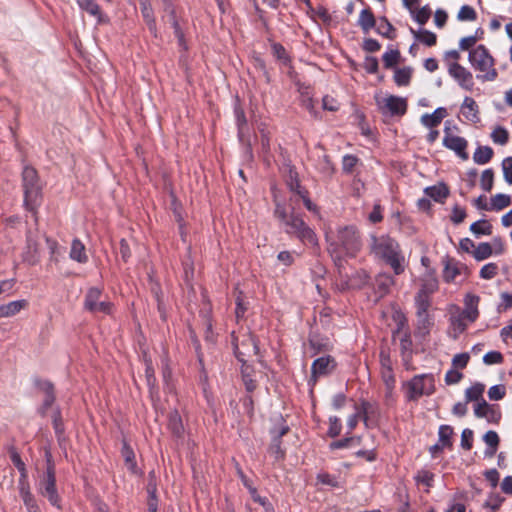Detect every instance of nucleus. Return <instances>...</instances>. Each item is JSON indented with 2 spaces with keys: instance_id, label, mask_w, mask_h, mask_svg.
<instances>
[{
  "instance_id": "1",
  "label": "nucleus",
  "mask_w": 512,
  "mask_h": 512,
  "mask_svg": "<svg viewBox=\"0 0 512 512\" xmlns=\"http://www.w3.org/2000/svg\"><path fill=\"white\" fill-rule=\"evenodd\" d=\"M274 216L284 225L286 234L296 237L306 245L316 246L318 244L316 233L306 224L302 216L295 212L294 208L288 214L286 207L282 203L276 202Z\"/></svg>"
},
{
  "instance_id": "2",
  "label": "nucleus",
  "mask_w": 512,
  "mask_h": 512,
  "mask_svg": "<svg viewBox=\"0 0 512 512\" xmlns=\"http://www.w3.org/2000/svg\"><path fill=\"white\" fill-rule=\"evenodd\" d=\"M362 248V241L357 228L353 225L340 227L337 239L329 243L328 251L335 261H341L342 255L354 258Z\"/></svg>"
},
{
  "instance_id": "3",
  "label": "nucleus",
  "mask_w": 512,
  "mask_h": 512,
  "mask_svg": "<svg viewBox=\"0 0 512 512\" xmlns=\"http://www.w3.org/2000/svg\"><path fill=\"white\" fill-rule=\"evenodd\" d=\"M22 185L24 205L28 211L36 214L42 203V184L35 168L28 165L23 167Z\"/></svg>"
},
{
  "instance_id": "4",
  "label": "nucleus",
  "mask_w": 512,
  "mask_h": 512,
  "mask_svg": "<svg viewBox=\"0 0 512 512\" xmlns=\"http://www.w3.org/2000/svg\"><path fill=\"white\" fill-rule=\"evenodd\" d=\"M46 470L39 476L36 484L37 492L48 502L58 509H61V497L56 487V470L51 455H47Z\"/></svg>"
},
{
  "instance_id": "5",
  "label": "nucleus",
  "mask_w": 512,
  "mask_h": 512,
  "mask_svg": "<svg viewBox=\"0 0 512 512\" xmlns=\"http://www.w3.org/2000/svg\"><path fill=\"white\" fill-rule=\"evenodd\" d=\"M403 389L407 401L417 402L422 396H431L435 393V377L432 373L415 375L403 383Z\"/></svg>"
},
{
  "instance_id": "6",
  "label": "nucleus",
  "mask_w": 512,
  "mask_h": 512,
  "mask_svg": "<svg viewBox=\"0 0 512 512\" xmlns=\"http://www.w3.org/2000/svg\"><path fill=\"white\" fill-rule=\"evenodd\" d=\"M468 60L475 70L485 72L484 75H477L478 79L482 81H494L497 78L498 73L494 68V59L484 45L480 44L470 50Z\"/></svg>"
},
{
  "instance_id": "7",
  "label": "nucleus",
  "mask_w": 512,
  "mask_h": 512,
  "mask_svg": "<svg viewBox=\"0 0 512 512\" xmlns=\"http://www.w3.org/2000/svg\"><path fill=\"white\" fill-rule=\"evenodd\" d=\"M10 458L13 465L20 472L19 494L28 512H41L35 496L31 493L27 482V470L25 463L22 461L20 454L13 447L9 449Z\"/></svg>"
},
{
  "instance_id": "8",
  "label": "nucleus",
  "mask_w": 512,
  "mask_h": 512,
  "mask_svg": "<svg viewBox=\"0 0 512 512\" xmlns=\"http://www.w3.org/2000/svg\"><path fill=\"white\" fill-rule=\"evenodd\" d=\"M370 249L375 256L385 262L400 252L398 243L388 236L376 237L372 235Z\"/></svg>"
},
{
  "instance_id": "9",
  "label": "nucleus",
  "mask_w": 512,
  "mask_h": 512,
  "mask_svg": "<svg viewBox=\"0 0 512 512\" xmlns=\"http://www.w3.org/2000/svg\"><path fill=\"white\" fill-rule=\"evenodd\" d=\"M102 290L98 287H91L87 290L84 299V309L91 313H103L106 315L112 312V303L102 301Z\"/></svg>"
},
{
  "instance_id": "10",
  "label": "nucleus",
  "mask_w": 512,
  "mask_h": 512,
  "mask_svg": "<svg viewBox=\"0 0 512 512\" xmlns=\"http://www.w3.org/2000/svg\"><path fill=\"white\" fill-rule=\"evenodd\" d=\"M232 337H233L232 346H233L234 355L237 358V360L242 363L241 374H242V380H243L245 389L247 392L251 393L256 389L257 383L252 378V375L250 373L251 367L249 365H247L246 360H245V356L247 355V352L240 349L237 338L234 336V334H232Z\"/></svg>"
},
{
  "instance_id": "11",
  "label": "nucleus",
  "mask_w": 512,
  "mask_h": 512,
  "mask_svg": "<svg viewBox=\"0 0 512 512\" xmlns=\"http://www.w3.org/2000/svg\"><path fill=\"white\" fill-rule=\"evenodd\" d=\"M448 74L458 83V85L467 91H472L474 80L472 73L458 62H452L448 65Z\"/></svg>"
},
{
  "instance_id": "12",
  "label": "nucleus",
  "mask_w": 512,
  "mask_h": 512,
  "mask_svg": "<svg viewBox=\"0 0 512 512\" xmlns=\"http://www.w3.org/2000/svg\"><path fill=\"white\" fill-rule=\"evenodd\" d=\"M337 366L336 360L331 355L315 359L311 365L310 380L316 382L318 378L331 374Z\"/></svg>"
},
{
  "instance_id": "13",
  "label": "nucleus",
  "mask_w": 512,
  "mask_h": 512,
  "mask_svg": "<svg viewBox=\"0 0 512 512\" xmlns=\"http://www.w3.org/2000/svg\"><path fill=\"white\" fill-rule=\"evenodd\" d=\"M443 146L449 150L455 152V154L462 160H467L469 155L466 151L468 141L461 136L452 135L449 133V129H445V136L442 142Z\"/></svg>"
},
{
  "instance_id": "14",
  "label": "nucleus",
  "mask_w": 512,
  "mask_h": 512,
  "mask_svg": "<svg viewBox=\"0 0 512 512\" xmlns=\"http://www.w3.org/2000/svg\"><path fill=\"white\" fill-rule=\"evenodd\" d=\"M443 264V280L447 283L453 282L458 275L468 273L467 265L454 258L446 256L443 259Z\"/></svg>"
},
{
  "instance_id": "15",
  "label": "nucleus",
  "mask_w": 512,
  "mask_h": 512,
  "mask_svg": "<svg viewBox=\"0 0 512 512\" xmlns=\"http://www.w3.org/2000/svg\"><path fill=\"white\" fill-rule=\"evenodd\" d=\"M382 110L390 116H403L407 111V100L403 97L390 95L384 99Z\"/></svg>"
},
{
  "instance_id": "16",
  "label": "nucleus",
  "mask_w": 512,
  "mask_h": 512,
  "mask_svg": "<svg viewBox=\"0 0 512 512\" xmlns=\"http://www.w3.org/2000/svg\"><path fill=\"white\" fill-rule=\"evenodd\" d=\"M236 125L238 130L239 141L251 150L250 130L243 109L235 108Z\"/></svg>"
},
{
  "instance_id": "17",
  "label": "nucleus",
  "mask_w": 512,
  "mask_h": 512,
  "mask_svg": "<svg viewBox=\"0 0 512 512\" xmlns=\"http://www.w3.org/2000/svg\"><path fill=\"white\" fill-rule=\"evenodd\" d=\"M400 338V355L404 366L408 369L413 356V342L411 338V332L409 329H405Z\"/></svg>"
},
{
  "instance_id": "18",
  "label": "nucleus",
  "mask_w": 512,
  "mask_h": 512,
  "mask_svg": "<svg viewBox=\"0 0 512 512\" xmlns=\"http://www.w3.org/2000/svg\"><path fill=\"white\" fill-rule=\"evenodd\" d=\"M480 301V297L474 294H467L464 298V309L460 314L467 318L470 323H473L477 320L479 316L478 304Z\"/></svg>"
},
{
  "instance_id": "19",
  "label": "nucleus",
  "mask_w": 512,
  "mask_h": 512,
  "mask_svg": "<svg viewBox=\"0 0 512 512\" xmlns=\"http://www.w3.org/2000/svg\"><path fill=\"white\" fill-rule=\"evenodd\" d=\"M141 14L147 25L149 32L155 37H158L157 23L154 16V10L149 0H141L140 2Z\"/></svg>"
},
{
  "instance_id": "20",
  "label": "nucleus",
  "mask_w": 512,
  "mask_h": 512,
  "mask_svg": "<svg viewBox=\"0 0 512 512\" xmlns=\"http://www.w3.org/2000/svg\"><path fill=\"white\" fill-rule=\"evenodd\" d=\"M394 284V279L387 273H379L374 280L373 289L377 298H383L386 296L391 286Z\"/></svg>"
},
{
  "instance_id": "21",
  "label": "nucleus",
  "mask_w": 512,
  "mask_h": 512,
  "mask_svg": "<svg viewBox=\"0 0 512 512\" xmlns=\"http://www.w3.org/2000/svg\"><path fill=\"white\" fill-rule=\"evenodd\" d=\"M461 112L464 117L472 123L476 124L480 122L479 107L473 98L468 96L464 98L461 105Z\"/></svg>"
},
{
  "instance_id": "22",
  "label": "nucleus",
  "mask_w": 512,
  "mask_h": 512,
  "mask_svg": "<svg viewBox=\"0 0 512 512\" xmlns=\"http://www.w3.org/2000/svg\"><path fill=\"white\" fill-rule=\"evenodd\" d=\"M424 193L438 203H443L450 194L448 186L443 182L426 187Z\"/></svg>"
},
{
  "instance_id": "23",
  "label": "nucleus",
  "mask_w": 512,
  "mask_h": 512,
  "mask_svg": "<svg viewBox=\"0 0 512 512\" xmlns=\"http://www.w3.org/2000/svg\"><path fill=\"white\" fill-rule=\"evenodd\" d=\"M121 455L124 459V463L127 467V469L133 473H138V467L137 462L135 458V453L131 445L128 443V441L124 438L122 439V448H121Z\"/></svg>"
},
{
  "instance_id": "24",
  "label": "nucleus",
  "mask_w": 512,
  "mask_h": 512,
  "mask_svg": "<svg viewBox=\"0 0 512 512\" xmlns=\"http://www.w3.org/2000/svg\"><path fill=\"white\" fill-rule=\"evenodd\" d=\"M79 8L95 17L98 23L106 21L104 14L96 0H76Z\"/></svg>"
},
{
  "instance_id": "25",
  "label": "nucleus",
  "mask_w": 512,
  "mask_h": 512,
  "mask_svg": "<svg viewBox=\"0 0 512 512\" xmlns=\"http://www.w3.org/2000/svg\"><path fill=\"white\" fill-rule=\"evenodd\" d=\"M447 109L444 107H438L432 114H424L421 117V123L427 128H433L438 126L442 120L447 116Z\"/></svg>"
},
{
  "instance_id": "26",
  "label": "nucleus",
  "mask_w": 512,
  "mask_h": 512,
  "mask_svg": "<svg viewBox=\"0 0 512 512\" xmlns=\"http://www.w3.org/2000/svg\"><path fill=\"white\" fill-rule=\"evenodd\" d=\"M167 426L173 436L177 438L183 437L184 426L178 410L175 409L169 413Z\"/></svg>"
},
{
  "instance_id": "27",
  "label": "nucleus",
  "mask_w": 512,
  "mask_h": 512,
  "mask_svg": "<svg viewBox=\"0 0 512 512\" xmlns=\"http://www.w3.org/2000/svg\"><path fill=\"white\" fill-rule=\"evenodd\" d=\"M69 257L81 264L88 261L85 246L80 239L74 238L72 240Z\"/></svg>"
},
{
  "instance_id": "28",
  "label": "nucleus",
  "mask_w": 512,
  "mask_h": 512,
  "mask_svg": "<svg viewBox=\"0 0 512 512\" xmlns=\"http://www.w3.org/2000/svg\"><path fill=\"white\" fill-rule=\"evenodd\" d=\"M357 23L364 33H368L376 26V18L371 8L367 7L360 11Z\"/></svg>"
},
{
  "instance_id": "29",
  "label": "nucleus",
  "mask_w": 512,
  "mask_h": 512,
  "mask_svg": "<svg viewBox=\"0 0 512 512\" xmlns=\"http://www.w3.org/2000/svg\"><path fill=\"white\" fill-rule=\"evenodd\" d=\"M357 410L361 414V418L366 425H368L370 418L375 417L378 414L377 404L367 400H361Z\"/></svg>"
},
{
  "instance_id": "30",
  "label": "nucleus",
  "mask_w": 512,
  "mask_h": 512,
  "mask_svg": "<svg viewBox=\"0 0 512 512\" xmlns=\"http://www.w3.org/2000/svg\"><path fill=\"white\" fill-rule=\"evenodd\" d=\"M306 13L313 21H315L316 16L319 17L324 25L329 26L332 22V16L328 12V10L322 5L313 7L312 3L310 2V7H307Z\"/></svg>"
},
{
  "instance_id": "31",
  "label": "nucleus",
  "mask_w": 512,
  "mask_h": 512,
  "mask_svg": "<svg viewBox=\"0 0 512 512\" xmlns=\"http://www.w3.org/2000/svg\"><path fill=\"white\" fill-rule=\"evenodd\" d=\"M369 275L365 270L356 271L346 282V286L351 289H361L369 282Z\"/></svg>"
},
{
  "instance_id": "32",
  "label": "nucleus",
  "mask_w": 512,
  "mask_h": 512,
  "mask_svg": "<svg viewBox=\"0 0 512 512\" xmlns=\"http://www.w3.org/2000/svg\"><path fill=\"white\" fill-rule=\"evenodd\" d=\"M454 434L453 427L450 425H440L438 429V442L441 446L451 450L453 448L452 436Z\"/></svg>"
},
{
  "instance_id": "33",
  "label": "nucleus",
  "mask_w": 512,
  "mask_h": 512,
  "mask_svg": "<svg viewBox=\"0 0 512 512\" xmlns=\"http://www.w3.org/2000/svg\"><path fill=\"white\" fill-rule=\"evenodd\" d=\"M374 28L379 35L387 39L392 40L396 36L393 25L388 21L386 17H381L376 20V26Z\"/></svg>"
},
{
  "instance_id": "34",
  "label": "nucleus",
  "mask_w": 512,
  "mask_h": 512,
  "mask_svg": "<svg viewBox=\"0 0 512 512\" xmlns=\"http://www.w3.org/2000/svg\"><path fill=\"white\" fill-rule=\"evenodd\" d=\"M494 155L490 146H478L473 154V161L478 165L489 163Z\"/></svg>"
},
{
  "instance_id": "35",
  "label": "nucleus",
  "mask_w": 512,
  "mask_h": 512,
  "mask_svg": "<svg viewBox=\"0 0 512 512\" xmlns=\"http://www.w3.org/2000/svg\"><path fill=\"white\" fill-rule=\"evenodd\" d=\"M309 344L314 350V354L331 350V343L329 339L319 335H311L309 337Z\"/></svg>"
},
{
  "instance_id": "36",
  "label": "nucleus",
  "mask_w": 512,
  "mask_h": 512,
  "mask_svg": "<svg viewBox=\"0 0 512 512\" xmlns=\"http://www.w3.org/2000/svg\"><path fill=\"white\" fill-rule=\"evenodd\" d=\"M483 440L488 446V448L485 451V455L493 456L496 453L500 442L497 432L493 430L487 431L483 436Z\"/></svg>"
},
{
  "instance_id": "37",
  "label": "nucleus",
  "mask_w": 512,
  "mask_h": 512,
  "mask_svg": "<svg viewBox=\"0 0 512 512\" xmlns=\"http://www.w3.org/2000/svg\"><path fill=\"white\" fill-rule=\"evenodd\" d=\"M290 430L286 420L280 415L273 427L270 429L271 440H281Z\"/></svg>"
},
{
  "instance_id": "38",
  "label": "nucleus",
  "mask_w": 512,
  "mask_h": 512,
  "mask_svg": "<svg viewBox=\"0 0 512 512\" xmlns=\"http://www.w3.org/2000/svg\"><path fill=\"white\" fill-rule=\"evenodd\" d=\"M28 305L25 299L11 301L5 305H2V317H11L19 313Z\"/></svg>"
},
{
  "instance_id": "39",
  "label": "nucleus",
  "mask_w": 512,
  "mask_h": 512,
  "mask_svg": "<svg viewBox=\"0 0 512 512\" xmlns=\"http://www.w3.org/2000/svg\"><path fill=\"white\" fill-rule=\"evenodd\" d=\"M287 186L291 192L297 194L300 198L309 193L308 190L301 185L297 173L292 170H290L289 173Z\"/></svg>"
},
{
  "instance_id": "40",
  "label": "nucleus",
  "mask_w": 512,
  "mask_h": 512,
  "mask_svg": "<svg viewBox=\"0 0 512 512\" xmlns=\"http://www.w3.org/2000/svg\"><path fill=\"white\" fill-rule=\"evenodd\" d=\"M26 243H27V249H28L27 254H29V257H27L26 260L30 264H34L37 261V258H36V253H37V249H38L37 234L33 233L31 231H28L27 236H26Z\"/></svg>"
},
{
  "instance_id": "41",
  "label": "nucleus",
  "mask_w": 512,
  "mask_h": 512,
  "mask_svg": "<svg viewBox=\"0 0 512 512\" xmlns=\"http://www.w3.org/2000/svg\"><path fill=\"white\" fill-rule=\"evenodd\" d=\"M412 77L410 67L396 68L394 72V82L397 86H408Z\"/></svg>"
},
{
  "instance_id": "42",
  "label": "nucleus",
  "mask_w": 512,
  "mask_h": 512,
  "mask_svg": "<svg viewBox=\"0 0 512 512\" xmlns=\"http://www.w3.org/2000/svg\"><path fill=\"white\" fill-rule=\"evenodd\" d=\"M411 32L414 34L415 38L424 45L429 47L436 45L437 36L434 32L426 29H421L418 32L411 29Z\"/></svg>"
},
{
  "instance_id": "43",
  "label": "nucleus",
  "mask_w": 512,
  "mask_h": 512,
  "mask_svg": "<svg viewBox=\"0 0 512 512\" xmlns=\"http://www.w3.org/2000/svg\"><path fill=\"white\" fill-rule=\"evenodd\" d=\"M470 231L476 236L491 235L492 225L485 219L478 220L471 224Z\"/></svg>"
},
{
  "instance_id": "44",
  "label": "nucleus",
  "mask_w": 512,
  "mask_h": 512,
  "mask_svg": "<svg viewBox=\"0 0 512 512\" xmlns=\"http://www.w3.org/2000/svg\"><path fill=\"white\" fill-rule=\"evenodd\" d=\"M493 254V249L490 243L482 242L479 243L476 248L472 251V255L476 261H483L489 258Z\"/></svg>"
},
{
  "instance_id": "45",
  "label": "nucleus",
  "mask_w": 512,
  "mask_h": 512,
  "mask_svg": "<svg viewBox=\"0 0 512 512\" xmlns=\"http://www.w3.org/2000/svg\"><path fill=\"white\" fill-rule=\"evenodd\" d=\"M467 318L462 316L460 313L458 315H453L450 317V324L453 329V338L456 339L460 334H462L466 328L467 324L466 321Z\"/></svg>"
},
{
  "instance_id": "46",
  "label": "nucleus",
  "mask_w": 512,
  "mask_h": 512,
  "mask_svg": "<svg viewBox=\"0 0 512 512\" xmlns=\"http://www.w3.org/2000/svg\"><path fill=\"white\" fill-rule=\"evenodd\" d=\"M485 390V385L482 383H475L465 391V398L467 402L470 401H481V398H483V393Z\"/></svg>"
},
{
  "instance_id": "47",
  "label": "nucleus",
  "mask_w": 512,
  "mask_h": 512,
  "mask_svg": "<svg viewBox=\"0 0 512 512\" xmlns=\"http://www.w3.org/2000/svg\"><path fill=\"white\" fill-rule=\"evenodd\" d=\"M511 204V197L507 194L498 193L491 199L490 210L500 211Z\"/></svg>"
},
{
  "instance_id": "48",
  "label": "nucleus",
  "mask_w": 512,
  "mask_h": 512,
  "mask_svg": "<svg viewBox=\"0 0 512 512\" xmlns=\"http://www.w3.org/2000/svg\"><path fill=\"white\" fill-rule=\"evenodd\" d=\"M434 473L429 470L421 469L418 470L416 475L414 476V480L417 484H423L427 488L433 487L434 484Z\"/></svg>"
},
{
  "instance_id": "49",
  "label": "nucleus",
  "mask_w": 512,
  "mask_h": 512,
  "mask_svg": "<svg viewBox=\"0 0 512 512\" xmlns=\"http://www.w3.org/2000/svg\"><path fill=\"white\" fill-rule=\"evenodd\" d=\"M360 443L359 437H353V436H347L343 439L333 441L329 444V449L331 451L338 450V449H344L349 448L355 444Z\"/></svg>"
},
{
  "instance_id": "50",
  "label": "nucleus",
  "mask_w": 512,
  "mask_h": 512,
  "mask_svg": "<svg viewBox=\"0 0 512 512\" xmlns=\"http://www.w3.org/2000/svg\"><path fill=\"white\" fill-rule=\"evenodd\" d=\"M170 23L174 30V35L177 38L179 48L183 51H188V49H189L188 43L186 41L185 34H184L178 20H173Z\"/></svg>"
},
{
  "instance_id": "51",
  "label": "nucleus",
  "mask_w": 512,
  "mask_h": 512,
  "mask_svg": "<svg viewBox=\"0 0 512 512\" xmlns=\"http://www.w3.org/2000/svg\"><path fill=\"white\" fill-rule=\"evenodd\" d=\"M416 314L429 313L428 310L431 306V299L429 296H425L417 293L415 296Z\"/></svg>"
},
{
  "instance_id": "52",
  "label": "nucleus",
  "mask_w": 512,
  "mask_h": 512,
  "mask_svg": "<svg viewBox=\"0 0 512 512\" xmlns=\"http://www.w3.org/2000/svg\"><path fill=\"white\" fill-rule=\"evenodd\" d=\"M494 184V170L492 168L485 169L482 172L480 186L485 192H490Z\"/></svg>"
},
{
  "instance_id": "53",
  "label": "nucleus",
  "mask_w": 512,
  "mask_h": 512,
  "mask_svg": "<svg viewBox=\"0 0 512 512\" xmlns=\"http://www.w3.org/2000/svg\"><path fill=\"white\" fill-rule=\"evenodd\" d=\"M438 290V281L435 277L425 279L417 293L429 296Z\"/></svg>"
},
{
  "instance_id": "54",
  "label": "nucleus",
  "mask_w": 512,
  "mask_h": 512,
  "mask_svg": "<svg viewBox=\"0 0 512 512\" xmlns=\"http://www.w3.org/2000/svg\"><path fill=\"white\" fill-rule=\"evenodd\" d=\"M316 480L322 485L330 486L333 488L340 487L337 477L335 475L329 474L328 472H319L316 476Z\"/></svg>"
},
{
  "instance_id": "55",
  "label": "nucleus",
  "mask_w": 512,
  "mask_h": 512,
  "mask_svg": "<svg viewBox=\"0 0 512 512\" xmlns=\"http://www.w3.org/2000/svg\"><path fill=\"white\" fill-rule=\"evenodd\" d=\"M359 163V158L353 154H346L342 158V171L351 174Z\"/></svg>"
},
{
  "instance_id": "56",
  "label": "nucleus",
  "mask_w": 512,
  "mask_h": 512,
  "mask_svg": "<svg viewBox=\"0 0 512 512\" xmlns=\"http://www.w3.org/2000/svg\"><path fill=\"white\" fill-rule=\"evenodd\" d=\"M417 316V329L422 331L424 334L428 333L433 325V319L429 313L416 314Z\"/></svg>"
},
{
  "instance_id": "57",
  "label": "nucleus",
  "mask_w": 512,
  "mask_h": 512,
  "mask_svg": "<svg viewBox=\"0 0 512 512\" xmlns=\"http://www.w3.org/2000/svg\"><path fill=\"white\" fill-rule=\"evenodd\" d=\"M52 424H53L55 434H56L58 440H60L61 437L64 435L65 428H64V423H63L62 416H61V411L58 408L54 411V414L52 417Z\"/></svg>"
},
{
  "instance_id": "58",
  "label": "nucleus",
  "mask_w": 512,
  "mask_h": 512,
  "mask_svg": "<svg viewBox=\"0 0 512 512\" xmlns=\"http://www.w3.org/2000/svg\"><path fill=\"white\" fill-rule=\"evenodd\" d=\"M491 139L496 144L505 145L509 140V133L504 127L498 126L492 131Z\"/></svg>"
},
{
  "instance_id": "59",
  "label": "nucleus",
  "mask_w": 512,
  "mask_h": 512,
  "mask_svg": "<svg viewBox=\"0 0 512 512\" xmlns=\"http://www.w3.org/2000/svg\"><path fill=\"white\" fill-rule=\"evenodd\" d=\"M399 58H400L399 50L395 49V50L386 51L382 56L384 67L387 69L393 68L398 63Z\"/></svg>"
},
{
  "instance_id": "60",
  "label": "nucleus",
  "mask_w": 512,
  "mask_h": 512,
  "mask_svg": "<svg viewBox=\"0 0 512 512\" xmlns=\"http://www.w3.org/2000/svg\"><path fill=\"white\" fill-rule=\"evenodd\" d=\"M457 19L459 21H475L477 13L472 6L463 5L457 14Z\"/></svg>"
},
{
  "instance_id": "61",
  "label": "nucleus",
  "mask_w": 512,
  "mask_h": 512,
  "mask_svg": "<svg viewBox=\"0 0 512 512\" xmlns=\"http://www.w3.org/2000/svg\"><path fill=\"white\" fill-rule=\"evenodd\" d=\"M403 262L404 257L401 255V252H399L393 257H390V259L386 261V263L390 265V267L393 269L396 275H400L401 273L404 272Z\"/></svg>"
},
{
  "instance_id": "62",
  "label": "nucleus",
  "mask_w": 512,
  "mask_h": 512,
  "mask_svg": "<svg viewBox=\"0 0 512 512\" xmlns=\"http://www.w3.org/2000/svg\"><path fill=\"white\" fill-rule=\"evenodd\" d=\"M342 430V424L340 418L337 416L329 417V429L327 431V435L331 438H336L340 435Z\"/></svg>"
},
{
  "instance_id": "63",
  "label": "nucleus",
  "mask_w": 512,
  "mask_h": 512,
  "mask_svg": "<svg viewBox=\"0 0 512 512\" xmlns=\"http://www.w3.org/2000/svg\"><path fill=\"white\" fill-rule=\"evenodd\" d=\"M498 274V265L496 263L490 262L485 264L480 269V277L485 280L493 279Z\"/></svg>"
},
{
  "instance_id": "64",
  "label": "nucleus",
  "mask_w": 512,
  "mask_h": 512,
  "mask_svg": "<svg viewBox=\"0 0 512 512\" xmlns=\"http://www.w3.org/2000/svg\"><path fill=\"white\" fill-rule=\"evenodd\" d=\"M273 55L280 60L283 64H288L290 62V57L287 54L286 49L280 43H273L271 45Z\"/></svg>"
}]
</instances>
